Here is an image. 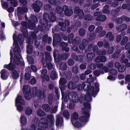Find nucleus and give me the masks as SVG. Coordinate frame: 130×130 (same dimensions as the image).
<instances>
[{
  "label": "nucleus",
  "mask_w": 130,
  "mask_h": 130,
  "mask_svg": "<svg viewBox=\"0 0 130 130\" xmlns=\"http://www.w3.org/2000/svg\"><path fill=\"white\" fill-rule=\"evenodd\" d=\"M10 62L8 64H5L4 67L9 70H11V75L12 78L14 79H17L19 77V74L17 70L14 69L15 68V65L12 63L13 55L11 52H10Z\"/></svg>",
  "instance_id": "f257e3e1"
},
{
  "label": "nucleus",
  "mask_w": 130,
  "mask_h": 130,
  "mask_svg": "<svg viewBox=\"0 0 130 130\" xmlns=\"http://www.w3.org/2000/svg\"><path fill=\"white\" fill-rule=\"evenodd\" d=\"M82 86L83 89L84 91H87V93L92 92V94L95 95L97 94L99 91V84L97 83H95V90H94V87L93 86H91V84L90 83L87 82H84L83 83Z\"/></svg>",
  "instance_id": "f03ea898"
},
{
  "label": "nucleus",
  "mask_w": 130,
  "mask_h": 130,
  "mask_svg": "<svg viewBox=\"0 0 130 130\" xmlns=\"http://www.w3.org/2000/svg\"><path fill=\"white\" fill-rule=\"evenodd\" d=\"M43 19H41L39 21L40 23L42 25L47 26L48 23L55 21L56 17L53 12L48 14L47 13H44L43 15Z\"/></svg>",
  "instance_id": "7ed1b4c3"
},
{
  "label": "nucleus",
  "mask_w": 130,
  "mask_h": 130,
  "mask_svg": "<svg viewBox=\"0 0 130 130\" xmlns=\"http://www.w3.org/2000/svg\"><path fill=\"white\" fill-rule=\"evenodd\" d=\"M15 48L17 49V50L14 48L13 50L14 55L13 63L17 65H19L20 63V59L21 58V56L20 53L21 52V50L20 47L17 42L15 43Z\"/></svg>",
  "instance_id": "20e7f679"
},
{
  "label": "nucleus",
  "mask_w": 130,
  "mask_h": 130,
  "mask_svg": "<svg viewBox=\"0 0 130 130\" xmlns=\"http://www.w3.org/2000/svg\"><path fill=\"white\" fill-rule=\"evenodd\" d=\"M45 91L44 89L38 90V88L37 87H34L32 88V93L39 98L41 99L42 98L43 99L45 98L46 97L45 94Z\"/></svg>",
  "instance_id": "39448f33"
},
{
  "label": "nucleus",
  "mask_w": 130,
  "mask_h": 130,
  "mask_svg": "<svg viewBox=\"0 0 130 130\" xmlns=\"http://www.w3.org/2000/svg\"><path fill=\"white\" fill-rule=\"evenodd\" d=\"M15 103L17 110L20 112L22 111L23 109V106L20 104L17 105V104L19 103L23 105L25 104L24 100L22 99V96L19 95H17L15 99Z\"/></svg>",
  "instance_id": "423d86ee"
},
{
  "label": "nucleus",
  "mask_w": 130,
  "mask_h": 130,
  "mask_svg": "<svg viewBox=\"0 0 130 130\" xmlns=\"http://www.w3.org/2000/svg\"><path fill=\"white\" fill-rule=\"evenodd\" d=\"M83 110L84 115V116H82L79 118V120L82 122H87L88 121V118L90 117L89 113L87 111L88 110L85 107H83L82 109Z\"/></svg>",
  "instance_id": "0eeeda50"
},
{
  "label": "nucleus",
  "mask_w": 130,
  "mask_h": 130,
  "mask_svg": "<svg viewBox=\"0 0 130 130\" xmlns=\"http://www.w3.org/2000/svg\"><path fill=\"white\" fill-rule=\"evenodd\" d=\"M23 92L25 99L27 100H30L32 97L31 92L28 90V87L27 86H24L23 88Z\"/></svg>",
  "instance_id": "6e6552de"
},
{
  "label": "nucleus",
  "mask_w": 130,
  "mask_h": 130,
  "mask_svg": "<svg viewBox=\"0 0 130 130\" xmlns=\"http://www.w3.org/2000/svg\"><path fill=\"white\" fill-rule=\"evenodd\" d=\"M48 121L46 118L43 117L41 118L38 124L39 127L43 128H47L48 126Z\"/></svg>",
  "instance_id": "1a4fd4ad"
},
{
  "label": "nucleus",
  "mask_w": 130,
  "mask_h": 130,
  "mask_svg": "<svg viewBox=\"0 0 130 130\" xmlns=\"http://www.w3.org/2000/svg\"><path fill=\"white\" fill-rule=\"evenodd\" d=\"M42 6L41 2L40 1H37L34 2L32 5V7L35 12H38L40 10Z\"/></svg>",
  "instance_id": "9d476101"
},
{
  "label": "nucleus",
  "mask_w": 130,
  "mask_h": 130,
  "mask_svg": "<svg viewBox=\"0 0 130 130\" xmlns=\"http://www.w3.org/2000/svg\"><path fill=\"white\" fill-rule=\"evenodd\" d=\"M74 13L77 14L78 19H82L84 15L82 9H80L78 6H76L74 8Z\"/></svg>",
  "instance_id": "9b49d317"
},
{
  "label": "nucleus",
  "mask_w": 130,
  "mask_h": 130,
  "mask_svg": "<svg viewBox=\"0 0 130 130\" xmlns=\"http://www.w3.org/2000/svg\"><path fill=\"white\" fill-rule=\"evenodd\" d=\"M63 11L64 12L65 15L68 17L71 16L73 13L72 9H69L66 5H64L63 6Z\"/></svg>",
  "instance_id": "f8f14e48"
},
{
  "label": "nucleus",
  "mask_w": 130,
  "mask_h": 130,
  "mask_svg": "<svg viewBox=\"0 0 130 130\" xmlns=\"http://www.w3.org/2000/svg\"><path fill=\"white\" fill-rule=\"evenodd\" d=\"M17 9L18 12L22 14L26 13L28 11L27 7L25 6H23L22 7H18L17 8Z\"/></svg>",
  "instance_id": "ddd939ff"
},
{
  "label": "nucleus",
  "mask_w": 130,
  "mask_h": 130,
  "mask_svg": "<svg viewBox=\"0 0 130 130\" xmlns=\"http://www.w3.org/2000/svg\"><path fill=\"white\" fill-rule=\"evenodd\" d=\"M88 94H86L84 96L85 100L87 102H90L92 100V98L91 96H93L94 97H95L97 94L94 95L92 94V92H90L89 93H87Z\"/></svg>",
  "instance_id": "4468645a"
},
{
  "label": "nucleus",
  "mask_w": 130,
  "mask_h": 130,
  "mask_svg": "<svg viewBox=\"0 0 130 130\" xmlns=\"http://www.w3.org/2000/svg\"><path fill=\"white\" fill-rule=\"evenodd\" d=\"M106 60V58L104 56H99L97 57L95 59V61L96 63L101 62H105Z\"/></svg>",
  "instance_id": "2eb2a0df"
},
{
  "label": "nucleus",
  "mask_w": 130,
  "mask_h": 130,
  "mask_svg": "<svg viewBox=\"0 0 130 130\" xmlns=\"http://www.w3.org/2000/svg\"><path fill=\"white\" fill-rule=\"evenodd\" d=\"M79 117L78 113L76 111H74L72 113L71 117V121L72 123H73L75 120L78 119Z\"/></svg>",
  "instance_id": "dca6fc26"
},
{
  "label": "nucleus",
  "mask_w": 130,
  "mask_h": 130,
  "mask_svg": "<svg viewBox=\"0 0 130 130\" xmlns=\"http://www.w3.org/2000/svg\"><path fill=\"white\" fill-rule=\"evenodd\" d=\"M63 118L59 116L57 117L56 120V126H59L60 125L61 126L63 123Z\"/></svg>",
  "instance_id": "f3484780"
},
{
  "label": "nucleus",
  "mask_w": 130,
  "mask_h": 130,
  "mask_svg": "<svg viewBox=\"0 0 130 130\" xmlns=\"http://www.w3.org/2000/svg\"><path fill=\"white\" fill-rule=\"evenodd\" d=\"M127 28V26L126 24L120 25L116 27V29L117 30L122 31L126 29Z\"/></svg>",
  "instance_id": "a211bd4d"
},
{
  "label": "nucleus",
  "mask_w": 130,
  "mask_h": 130,
  "mask_svg": "<svg viewBox=\"0 0 130 130\" xmlns=\"http://www.w3.org/2000/svg\"><path fill=\"white\" fill-rule=\"evenodd\" d=\"M7 72L5 69L2 70L1 72V77L3 80H5L7 79L8 76L7 75Z\"/></svg>",
  "instance_id": "6ab92c4d"
},
{
  "label": "nucleus",
  "mask_w": 130,
  "mask_h": 130,
  "mask_svg": "<svg viewBox=\"0 0 130 130\" xmlns=\"http://www.w3.org/2000/svg\"><path fill=\"white\" fill-rule=\"evenodd\" d=\"M68 87L69 89H74L76 87V85L75 83L71 81L68 83Z\"/></svg>",
  "instance_id": "aec40b11"
},
{
  "label": "nucleus",
  "mask_w": 130,
  "mask_h": 130,
  "mask_svg": "<svg viewBox=\"0 0 130 130\" xmlns=\"http://www.w3.org/2000/svg\"><path fill=\"white\" fill-rule=\"evenodd\" d=\"M106 38H108L109 41H112L113 40L114 37L113 35L112 34V33L111 32H108L106 34Z\"/></svg>",
  "instance_id": "412c9836"
},
{
  "label": "nucleus",
  "mask_w": 130,
  "mask_h": 130,
  "mask_svg": "<svg viewBox=\"0 0 130 130\" xmlns=\"http://www.w3.org/2000/svg\"><path fill=\"white\" fill-rule=\"evenodd\" d=\"M28 22L29 24V27L28 28L31 30H33L36 27V23L33 22L31 20H29L28 21Z\"/></svg>",
  "instance_id": "4be33fe9"
},
{
  "label": "nucleus",
  "mask_w": 130,
  "mask_h": 130,
  "mask_svg": "<svg viewBox=\"0 0 130 130\" xmlns=\"http://www.w3.org/2000/svg\"><path fill=\"white\" fill-rule=\"evenodd\" d=\"M23 35L22 34H19L18 36L17 39L19 42L20 45H22L24 42V38Z\"/></svg>",
  "instance_id": "5701e85b"
},
{
  "label": "nucleus",
  "mask_w": 130,
  "mask_h": 130,
  "mask_svg": "<svg viewBox=\"0 0 130 130\" xmlns=\"http://www.w3.org/2000/svg\"><path fill=\"white\" fill-rule=\"evenodd\" d=\"M50 77L51 79L53 80H54L58 78L57 74L54 70H52L51 71Z\"/></svg>",
  "instance_id": "b1692460"
},
{
  "label": "nucleus",
  "mask_w": 130,
  "mask_h": 130,
  "mask_svg": "<svg viewBox=\"0 0 130 130\" xmlns=\"http://www.w3.org/2000/svg\"><path fill=\"white\" fill-rule=\"evenodd\" d=\"M106 18L105 16L104 15H101L95 18L96 20L100 21L102 22L104 21L106 19Z\"/></svg>",
  "instance_id": "393cba45"
},
{
  "label": "nucleus",
  "mask_w": 130,
  "mask_h": 130,
  "mask_svg": "<svg viewBox=\"0 0 130 130\" xmlns=\"http://www.w3.org/2000/svg\"><path fill=\"white\" fill-rule=\"evenodd\" d=\"M20 119L22 126H24L26 124L27 122V120L26 117L24 116H21Z\"/></svg>",
  "instance_id": "a878e982"
},
{
  "label": "nucleus",
  "mask_w": 130,
  "mask_h": 130,
  "mask_svg": "<svg viewBox=\"0 0 130 130\" xmlns=\"http://www.w3.org/2000/svg\"><path fill=\"white\" fill-rule=\"evenodd\" d=\"M42 109L48 112L51 109V107L50 106L47 104H44L42 105Z\"/></svg>",
  "instance_id": "bb28decb"
},
{
  "label": "nucleus",
  "mask_w": 130,
  "mask_h": 130,
  "mask_svg": "<svg viewBox=\"0 0 130 130\" xmlns=\"http://www.w3.org/2000/svg\"><path fill=\"white\" fill-rule=\"evenodd\" d=\"M59 86L61 91L62 96V98L63 99V98L64 95V93L63 91L65 90L66 86L64 85H61V84H59Z\"/></svg>",
  "instance_id": "cd10ccee"
},
{
  "label": "nucleus",
  "mask_w": 130,
  "mask_h": 130,
  "mask_svg": "<svg viewBox=\"0 0 130 130\" xmlns=\"http://www.w3.org/2000/svg\"><path fill=\"white\" fill-rule=\"evenodd\" d=\"M32 112V110L28 106L26 108L25 111V114L28 116H30L31 115Z\"/></svg>",
  "instance_id": "c85d7f7f"
},
{
  "label": "nucleus",
  "mask_w": 130,
  "mask_h": 130,
  "mask_svg": "<svg viewBox=\"0 0 130 130\" xmlns=\"http://www.w3.org/2000/svg\"><path fill=\"white\" fill-rule=\"evenodd\" d=\"M33 47L31 45H28L27 46V53L28 54H31L32 51Z\"/></svg>",
  "instance_id": "c756f323"
},
{
  "label": "nucleus",
  "mask_w": 130,
  "mask_h": 130,
  "mask_svg": "<svg viewBox=\"0 0 130 130\" xmlns=\"http://www.w3.org/2000/svg\"><path fill=\"white\" fill-rule=\"evenodd\" d=\"M47 118L49 119L50 123L52 125L54 124V119L53 116L52 115H49L47 116Z\"/></svg>",
  "instance_id": "7c9ffc66"
},
{
  "label": "nucleus",
  "mask_w": 130,
  "mask_h": 130,
  "mask_svg": "<svg viewBox=\"0 0 130 130\" xmlns=\"http://www.w3.org/2000/svg\"><path fill=\"white\" fill-rule=\"evenodd\" d=\"M84 19L85 20L90 21L92 20L93 18L90 14H86L84 16Z\"/></svg>",
  "instance_id": "2f4dec72"
},
{
  "label": "nucleus",
  "mask_w": 130,
  "mask_h": 130,
  "mask_svg": "<svg viewBox=\"0 0 130 130\" xmlns=\"http://www.w3.org/2000/svg\"><path fill=\"white\" fill-rule=\"evenodd\" d=\"M63 116L66 119H69V113L67 110H64L63 113Z\"/></svg>",
  "instance_id": "473e14b6"
},
{
  "label": "nucleus",
  "mask_w": 130,
  "mask_h": 130,
  "mask_svg": "<svg viewBox=\"0 0 130 130\" xmlns=\"http://www.w3.org/2000/svg\"><path fill=\"white\" fill-rule=\"evenodd\" d=\"M128 37L127 36H124L120 44L122 45H124L128 42Z\"/></svg>",
  "instance_id": "72a5a7b5"
},
{
  "label": "nucleus",
  "mask_w": 130,
  "mask_h": 130,
  "mask_svg": "<svg viewBox=\"0 0 130 130\" xmlns=\"http://www.w3.org/2000/svg\"><path fill=\"white\" fill-rule=\"evenodd\" d=\"M37 113L38 116L40 117L44 116L45 115L44 112L40 109H38L37 111Z\"/></svg>",
  "instance_id": "f704fd0d"
},
{
  "label": "nucleus",
  "mask_w": 130,
  "mask_h": 130,
  "mask_svg": "<svg viewBox=\"0 0 130 130\" xmlns=\"http://www.w3.org/2000/svg\"><path fill=\"white\" fill-rule=\"evenodd\" d=\"M48 103L49 104L51 105L52 104V102L53 99V94H49L48 97Z\"/></svg>",
  "instance_id": "c9c22d12"
},
{
  "label": "nucleus",
  "mask_w": 130,
  "mask_h": 130,
  "mask_svg": "<svg viewBox=\"0 0 130 130\" xmlns=\"http://www.w3.org/2000/svg\"><path fill=\"white\" fill-rule=\"evenodd\" d=\"M126 69L125 67L123 65H121L118 69V70L119 72H124Z\"/></svg>",
  "instance_id": "e433bc0d"
},
{
  "label": "nucleus",
  "mask_w": 130,
  "mask_h": 130,
  "mask_svg": "<svg viewBox=\"0 0 130 130\" xmlns=\"http://www.w3.org/2000/svg\"><path fill=\"white\" fill-rule=\"evenodd\" d=\"M27 59L29 63L30 64H33L34 63V61L33 58L30 56H27Z\"/></svg>",
  "instance_id": "4c0bfd02"
},
{
  "label": "nucleus",
  "mask_w": 130,
  "mask_h": 130,
  "mask_svg": "<svg viewBox=\"0 0 130 130\" xmlns=\"http://www.w3.org/2000/svg\"><path fill=\"white\" fill-rule=\"evenodd\" d=\"M67 82V80L64 78H60L59 80V84L65 85Z\"/></svg>",
  "instance_id": "58836bf2"
},
{
  "label": "nucleus",
  "mask_w": 130,
  "mask_h": 130,
  "mask_svg": "<svg viewBox=\"0 0 130 130\" xmlns=\"http://www.w3.org/2000/svg\"><path fill=\"white\" fill-rule=\"evenodd\" d=\"M21 31L24 36L26 37L28 36V31L26 28H22Z\"/></svg>",
  "instance_id": "ea45409f"
},
{
  "label": "nucleus",
  "mask_w": 130,
  "mask_h": 130,
  "mask_svg": "<svg viewBox=\"0 0 130 130\" xmlns=\"http://www.w3.org/2000/svg\"><path fill=\"white\" fill-rule=\"evenodd\" d=\"M94 56V54L93 53H88L87 55V58L89 61L92 60Z\"/></svg>",
  "instance_id": "a19ab883"
},
{
  "label": "nucleus",
  "mask_w": 130,
  "mask_h": 130,
  "mask_svg": "<svg viewBox=\"0 0 130 130\" xmlns=\"http://www.w3.org/2000/svg\"><path fill=\"white\" fill-rule=\"evenodd\" d=\"M79 36H83L85 33V29L83 28H80L79 31Z\"/></svg>",
  "instance_id": "79ce46f5"
},
{
  "label": "nucleus",
  "mask_w": 130,
  "mask_h": 130,
  "mask_svg": "<svg viewBox=\"0 0 130 130\" xmlns=\"http://www.w3.org/2000/svg\"><path fill=\"white\" fill-rule=\"evenodd\" d=\"M72 124L75 127L78 128H79L82 126V124L79 122H75L74 121L73 123H72Z\"/></svg>",
  "instance_id": "37998d69"
},
{
  "label": "nucleus",
  "mask_w": 130,
  "mask_h": 130,
  "mask_svg": "<svg viewBox=\"0 0 130 130\" xmlns=\"http://www.w3.org/2000/svg\"><path fill=\"white\" fill-rule=\"evenodd\" d=\"M55 40L57 42H60L61 41V39L60 37L58 34H55L53 37V39Z\"/></svg>",
  "instance_id": "c03bdc74"
},
{
  "label": "nucleus",
  "mask_w": 130,
  "mask_h": 130,
  "mask_svg": "<svg viewBox=\"0 0 130 130\" xmlns=\"http://www.w3.org/2000/svg\"><path fill=\"white\" fill-rule=\"evenodd\" d=\"M74 36L73 34H70L68 37V41L69 43H71Z\"/></svg>",
  "instance_id": "a18cd8bd"
},
{
  "label": "nucleus",
  "mask_w": 130,
  "mask_h": 130,
  "mask_svg": "<svg viewBox=\"0 0 130 130\" xmlns=\"http://www.w3.org/2000/svg\"><path fill=\"white\" fill-rule=\"evenodd\" d=\"M31 77V74L29 73H26L24 75V78L25 80H29Z\"/></svg>",
  "instance_id": "49530a36"
},
{
  "label": "nucleus",
  "mask_w": 130,
  "mask_h": 130,
  "mask_svg": "<svg viewBox=\"0 0 130 130\" xmlns=\"http://www.w3.org/2000/svg\"><path fill=\"white\" fill-rule=\"evenodd\" d=\"M78 67L76 66H74L73 67L72 69V71L75 74H77L78 72Z\"/></svg>",
  "instance_id": "de8ad7c7"
},
{
  "label": "nucleus",
  "mask_w": 130,
  "mask_h": 130,
  "mask_svg": "<svg viewBox=\"0 0 130 130\" xmlns=\"http://www.w3.org/2000/svg\"><path fill=\"white\" fill-rule=\"evenodd\" d=\"M30 18L32 19L33 22L37 23L38 22V20L37 17L33 14H31Z\"/></svg>",
  "instance_id": "09e8293b"
},
{
  "label": "nucleus",
  "mask_w": 130,
  "mask_h": 130,
  "mask_svg": "<svg viewBox=\"0 0 130 130\" xmlns=\"http://www.w3.org/2000/svg\"><path fill=\"white\" fill-rule=\"evenodd\" d=\"M47 66V68L48 70H50L52 68L53 65L52 63L50 62H48V63H47L44 66L45 67Z\"/></svg>",
  "instance_id": "8fccbe9b"
},
{
  "label": "nucleus",
  "mask_w": 130,
  "mask_h": 130,
  "mask_svg": "<svg viewBox=\"0 0 130 130\" xmlns=\"http://www.w3.org/2000/svg\"><path fill=\"white\" fill-rule=\"evenodd\" d=\"M56 10L58 13L61 14L63 11V8H62L59 6H57L56 8Z\"/></svg>",
  "instance_id": "3c124183"
},
{
  "label": "nucleus",
  "mask_w": 130,
  "mask_h": 130,
  "mask_svg": "<svg viewBox=\"0 0 130 130\" xmlns=\"http://www.w3.org/2000/svg\"><path fill=\"white\" fill-rule=\"evenodd\" d=\"M8 1H10V3L11 4H13V5L14 7H15L17 6L18 5V3L15 0H7Z\"/></svg>",
  "instance_id": "603ef678"
},
{
  "label": "nucleus",
  "mask_w": 130,
  "mask_h": 130,
  "mask_svg": "<svg viewBox=\"0 0 130 130\" xmlns=\"http://www.w3.org/2000/svg\"><path fill=\"white\" fill-rule=\"evenodd\" d=\"M22 26L26 27L27 28H28L29 27V24L26 21H23L21 23Z\"/></svg>",
  "instance_id": "864d4df0"
},
{
  "label": "nucleus",
  "mask_w": 130,
  "mask_h": 130,
  "mask_svg": "<svg viewBox=\"0 0 130 130\" xmlns=\"http://www.w3.org/2000/svg\"><path fill=\"white\" fill-rule=\"evenodd\" d=\"M72 74L70 72L67 73L65 75L66 77L68 79H70L72 77Z\"/></svg>",
  "instance_id": "5fc2aeb1"
},
{
  "label": "nucleus",
  "mask_w": 130,
  "mask_h": 130,
  "mask_svg": "<svg viewBox=\"0 0 130 130\" xmlns=\"http://www.w3.org/2000/svg\"><path fill=\"white\" fill-rule=\"evenodd\" d=\"M109 72L111 74L114 75L117 74L118 73L117 70L114 69H110Z\"/></svg>",
  "instance_id": "6e6d98bb"
},
{
  "label": "nucleus",
  "mask_w": 130,
  "mask_h": 130,
  "mask_svg": "<svg viewBox=\"0 0 130 130\" xmlns=\"http://www.w3.org/2000/svg\"><path fill=\"white\" fill-rule=\"evenodd\" d=\"M59 54V52L57 50H55L54 51L53 56L55 60H56L57 57Z\"/></svg>",
  "instance_id": "4d7b16f0"
},
{
  "label": "nucleus",
  "mask_w": 130,
  "mask_h": 130,
  "mask_svg": "<svg viewBox=\"0 0 130 130\" xmlns=\"http://www.w3.org/2000/svg\"><path fill=\"white\" fill-rule=\"evenodd\" d=\"M83 106L86 108L90 109L91 108L90 104L87 102H85L84 103Z\"/></svg>",
  "instance_id": "13d9d810"
},
{
  "label": "nucleus",
  "mask_w": 130,
  "mask_h": 130,
  "mask_svg": "<svg viewBox=\"0 0 130 130\" xmlns=\"http://www.w3.org/2000/svg\"><path fill=\"white\" fill-rule=\"evenodd\" d=\"M45 57L46 59L48 61H49L51 60V57L50 53H47L46 54Z\"/></svg>",
  "instance_id": "bf43d9fd"
},
{
  "label": "nucleus",
  "mask_w": 130,
  "mask_h": 130,
  "mask_svg": "<svg viewBox=\"0 0 130 130\" xmlns=\"http://www.w3.org/2000/svg\"><path fill=\"white\" fill-rule=\"evenodd\" d=\"M31 37L33 39H37V36L36 34L34 31H32L31 33Z\"/></svg>",
  "instance_id": "052dcab7"
},
{
  "label": "nucleus",
  "mask_w": 130,
  "mask_h": 130,
  "mask_svg": "<svg viewBox=\"0 0 130 130\" xmlns=\"http://www.w3.org/2000/svg\"><path fill=\"white\" fill-rule=\"evenodd\" d=\"M48 36L46 34H45L43 37L42 41L44 42H46L47 41Z\"/></svg>",
  "instance_id": "680f3d73"
},
{
  "label": "nucleus",
  "mask_w": 130,
  "mask_h": 130,
  "mask_svg": "<svg viewBox=\"0 0 130 130\" xmlns=\"http://www.w3.org/2000/svg\"><path fill=\"white\" fill-rule=\"evenodd\" d=\"M130 7V5L128 4L127 5L125 4H124L122 6V9L124 10L126 8H129Z\"/></svg>",
  "instance_id": "e2e57ef3"
},
{
  "label": "nucleus",
  "mask_w": 130,
  "mask_h": 130,
  "mask_svg": "<svg viewBox=\"0 0 130 130\" xmlns=\"http://www.w3.org/2000/svg\"><path fill=\"white\" fill-rule=\"evenodd\" d=\"M44 8V9L45 10L47 11L50 10L51 9V6L50 5L48 4H47L45 5Z\"/></svg>",
  "instance_id": "0e129e2a"
},
{
  "label": "nucleus",
  "mask_w": 130,
  "mask_h": 130,
  "mask_svg": "<svg viewBox=\"0 0 130 130\" xmlns=\"http://www.w3.org/2000/svg\"><path fill=\"white\" fill-rule=\"evenodd\" d=\"M93 46V44L92 43L90 44L89 45L88 47V49L89 51L91 52L92 51Z\"/></svg>",
  "instance_id": "69168bd1"
},
{
  "label": "nucleus",
  "mask_w": 130,
  "mask_h": 130,
  "mask_svg": "<svg viewBox=\"0 0 130 130\" xmlns=\"http://www.w3.org/2000/svg\"><path fill=\"white\" fill-rule=\"evenodd\" d=\"M67 63L69 65L72 66L74 63V61L72 59H69L67 62Z\"/></svg>",
  "instance_id": "338daca9"
},
{
  "label": "nucleus",
  "mask_w": 130,
  "mask_h": 130,
  "mask_svg": "<svg viewBox=\"0 0 130 130\" xmlns=\"http://www.w3.org/2000/svg\"><path fill=\"white\" fill-rule=\"evenodd\" d=\"M100 5L99 3H95L92 5L91 7V8L92 10H94L98 7Z\"/></svg>",
  "instance_id": "774afa93"
}]
</instances>
